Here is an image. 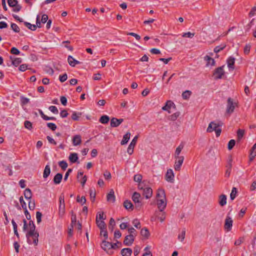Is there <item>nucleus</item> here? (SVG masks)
I'll return each instance as SVG.
<instances>
[{"label":"nucleus","instance_id":"f257e3e1","mask_svg":"<svg viewBox=\"0 0 256 256\" xmlns=\"http://www.w3.org/2000/svg\"><path fill=\"white\" fill-rule=\"evenodd\" d=\"M222 124H223L222 122L216 123L214 122H212L210 123L208 128H207L206 132H211L213 131H215L216 136L218 137L220 134L222 130L220 127L222 126Z\"/></svg>","mask_w":256,"mask_h":256},{"label":"nucleus","instance_id":"f03ea898","mask_svg":"<svg viewBox=\"0 0 256 256\" xmlns=\"http://www.w3.org/2000/svg\"><path fill=\"white\" fill-rule=\"evenodd\" d=\"M38 236L39 234L37 232H34V230H29L26 234L27 242L29 244H34L35 246H37Z\"/></svg>","mask_w":256,"mask_h":256},{"label":"nucleus","instance_id":"7ed1b4c3","mask_svg":"<svg viewBox=\"0 0 256 256\" xmlns=\"http://www.w3.org/2000/svg\"><path fill=\"white\" fill-rule=\"evenodd\" d=\"M132 200L135 204L136 208L140 209L142 206L140 194L137 192H134L132 196Z\"/></svg>","mask_w":256,"mask_h":256},{"label":"nucleus","instance_id":"20e7f679","mask_svg":"<svg viewBox=\"0 0 256 256\" xmlns=\"http://www.w3.org/2000/svg\"><path fill=\"white\" fill-rule=\"evenodd\" d=\"M138 188L140 190H143V195L145 196L146 199H148L152 197V190L150 188L143 186V184H138Z\"/></svg>","mask_w":256,"mask_h":256},{"label":"nucleus","instance_id":"39448f33","mask_svg":"<svg viewBox=\"0 0 256 256\" xmlns=\"http://www.w3.org/2000/svg\"><path fill=\"white\" fill-rule=\"evenodd\" d=\"M226 112L228 114H232L234 111L235 107L237 106L236 102H234L233 100L230 98L228 99Z\"/></svg>","mask_w":256,"mask_h":256},{"label":"nucleus","instance_id":"423d86ee","mask_svg":"<svg viewBox=\"0 0 256 256\" xmlns=\"http://www.w3.org/2000/svg\"><path fill=\"white\" fill-rule=\"evenodd\" d=\"M224 66H220L214 70L213 73V76L215 80L220 79L222 78V76L224 74Z\"/></svg>","mask_w":256,"mask_h":256},{"label":"nucleus","instance_id":"0eeeda50","mask_svg":"<svg viewBox=\"0 0 256 256\" xmlns=\"http://www.w3.org/2000/svg\"><path fill=\"white\" fill-rule=\"evenodd\" d=\"M233 220L230 216H227L224 220V228L227 232H230L232 228Z\"/></svg>","mask_w":256,"mask_h":256},{"label":"nucleus","instance_id":"6e6552de","mask_svg":"<svg viewBox=\"0 0 256 256\" xmlns=\"http://www.w3.org/2000/svg\"><path fill=\"white\" fill-rule=\"evenodd\" d=\"M138 138V136H136L132 140V142L130 143V144H129L128 147V150H127L128 153L129 154H132L133 153V152H134V146H136V144Z\"/></svg>","mask_w":256,"mask_h":256},{"label":"nucleus","instance_id":"1a4fd4ad","mask_svg":"<svg viewBox=\"0 0 256 256\" xmlns=\"http://www.w3.org/2000/svg\"><path fill=\"white\" fill-rule=\"evenodd\" d=\"M157 205L160 212H163L166 206V198H158L157 200Z\"/></svg>","mask_w":256,"mask_h":256},{"label":"nucleus","instance_id":"9d476101","mask_svg":"<svg viewBox=\"0 0 256 256\" xmlns=\"http://www.w3.org/2000/svg\"><path fill=\"white\" fill-rule=\"evenodd\" d=\"M101 246L107 252H108V251L112 248L114 249V246L111 242H106V240L102 241Z\"/></svg>","mask_w":256,"mask_h":256},{"label":"nucleus","instance_id":"9b49d317","mask_svg":"<svg viewBox=\"0 0 256 256\" xmlns=\"http://www.w3.org/2000/svg\"><path fill=\"white\" fill-rule=\"evenodd\" d=\"M176 160L175 162L174 163V170H176L178 171L180 169V166H182L184 160V157L183 156H180V157L178 158H175Z\"/></svg>","mask_w":256,"mask_h":256},{"label":"nucleus","instance_id":"f8f14e48","mask_svg":"<svg viewBox=\"0 0 256 256\" xmlns=\"http://www.w3.org/2000/svg\"><path fill=\"white\" fill-rule=\"evenodd\" d=\"M166 180L170 182H174V174L173 170L172 169H168L167 170L166 174Z\"/></svg>","mask_w":256,"mask_h":256},{"label":"nucleus","instance_id":"ddd939ff","mask_svg":"<svg viewBox=\"0 0 256 256\" xmlns=\"http://www.w3.org/2000/svg\"><path fill=\"white\" fill-rule=\"evenodd\" d=\"M123 121L122 118L118 119L116 118H112L110 120V126L112 128L118 127Z\"/></svg>","mask_w":256,"mask_h":256},{"label":"nucleus","instance_id":"4468645a","mask_svg":"<svg viewBox=\"0 0 256 256\" xmlns=\"http://www.w3.org/2000/svg\"><path fill=\"white\" fill-rule=\"evenodd\" d=\"M134 238L130 235L126 236L124 240V244L126 246H130L134 242Z\"/></svg>","mask_w":256,"mask_h":256},{"label":"nucleus","instance_id":"2eb2a0df","mask_svg":"<svg viewBox=\"0 0 256 256\" xmlns=\"http://www.w3.org/2000/svg\"><path fill=\"white\" fill-rule=\"evenodd\" d=\"M172 106H174V103L170 100H168L166 102V105L162 108V110L168 111V113H170V110Z\"/></svg>","mask_w":256,"mask_h":256},{"label":"nucleus","instance_id":"dca6fc26","mask_svg":"<svg viewBox=\"0 0 256 256\" xmlns=\"http://www.w3.org/2000/svg\"><path fill=\"white\" fill-rule=\"evenodd\" d=\"M72 142L74 146L80 145L82 142L81 136L79 134L75 135L72 138Z\"/></svg>","mask_w":256,"mask_h":256},{"label":"nucleus","instance_id":"f3484780","mask_svg":"<svg viewBox=\"0 0 256 256\" xmlns=\"http://www.w3.org/2000/svg\"><path fill=\"white\" fill-rule=\"evenodd\" d=\"M106 200L108 202H114L116 200L114 191L112 189L110 190V192L107 194Z\"/></svg>","mask_w":256,"mask_h":256},{"label":"nucleus","instance_id":"a211bd4d","mask_svg":"<svg viewBox=\"0 0 256 256\" xmlns=\"http://www.w3.org/2000/svg\"><path fill=\"white\" fill-rule=\"evenodd\" d=\"M235 62V58L232 56H230L227 60L228 66L230 69L232 70H234V64Z\"/></svg>","mask_w":256,"mask_h":256},{"label":"nucleus","instance_id":"6ab92c4d","mask_svg":"<svg viewBox=\"0 0 256 256\" xmlns=\"http://www.w3.org/2000/svg\"><path fill=\"white\" fill-rule=\"evenodd\" d=\"M69 64L72 66H74L76 64H80V62L75 60L72 56H69L68 58Z\"/></svg>","mask_w":256,"mask_h":256},{"label":"nucleus","instance_id":"aec40b11","mask_svg":"<svg viewBox=\"0 0 256 256\" xmlns=\"http://www.w3.org/2000/svg\"><path fill=\"white\" fill-rule=\"evenodd\" d=\"M10 58L12 61V64L15 66H18L22 62V59L20 58H14L12 56H10Z\"/></svg>","mask_w":256,"mask_h":256},{"label":"nucleus","instance_id":"412c9836","mask_svg":"<svg viewBox=\"0 0 256 256\" xmlns=\"http://www.w3.org/2000/svg\"><path fill=\"white\" fill-rule=\"evenodd\" d=\"M78 154L75 152L71 153L69 156V160L72 163L77 162L79 164L80 162L78 161Z\"/></svg>","mask_w":256,"mask_h":256},{"label":"nucleus","instance_id":"4be33fe9","mask_svg":"<svg viewBox=\"0 0 256 256\" xmlns=\"http://www.w3.org/2000/svg\"><path fill=\"white\" fill-rule=\"evenodd\" d=\"M62 178V174L60 173L56 174L54 178V182L56 184H60Z\"/></svg>","mask_w":256,"mask_h":256},{"label":"nucleus","instance_id":"5701e85b","mask_svg":"<svg viewBox=\"0 0 256 256\" xmlns=\"http://www.w3.org/2000/svg\"><path fill=\"white\" fill-rule=\"evenodd\" d=\"M120 254L122 256H130L132 254V250L130 248H122Z\"/></svg>","mask_w":256,"mask_h":256},{"label":"nucleus","instance_id":"b1692460","mask_svg":"<svg viewBox=\"0 0 256 256\" xmlns=\"http://www.w3.org/2000/svg\"><path fill=\"white\" fill-rule=\"evenodd\" d=\"M124 206L125 208L126 209L128 210H133L134 209V206L132 202L129 200H126L124 202Z\"/></svg>","mask_w":256,"mask_h":256},{"label":"nucleus","instance_id":"393cba45","mask_svg":"<svg viewBox=\"0 0 256 256\" xmlns=\"http://www.w3.org/2000/svg\"><path fill=\"white\" fill-rule=\"evenodd\" d=\"M256 149V142L254 144L250 150V161L252 162L254 158L256 156V152H254V150Z\"/></svg>","mask_w":256,"mask_h":256},{"label":"nucleus","instance_id":"a878e982","mask_svg":"<svg viewBox=\"0 0 256 256\" xmlns=\"http://www.w3.org/2000/svg\"><path fill=\"white\" fill-rule=\"evenodd\" d=\"M130 133L127 132L124 136L122 140L120 142L122 145H124L128 143V140L130 138Z\"/></svg>","mask_w":256,"mask_h":256},{"label":"nucleus","instance_id":"bb28decb","mask_svg":"<svg viewBox=\"0 0 256 256\" xmlns=\"http://www.w3.org/2000/svg\"><path fill=\"white\" fill-rule=\"evenodd\" d=\"M226 204V196L224 194H222L219 196V204L223 206Z\"/></svg>","mask_w":256,"mask_h":256},{"label":"nucleus","instance_id":"cd10ccee","mask_svg":"<svg viewBox=\"0 0 256 256\" xmlns=\"http://www.w3.org/2000/svg\"><path fill=\"white\" fill-rule=\"evenodd\" d=\"M96 224L100 230H105L106 228V224L104 220H99L98 219L96 220Z\"/></svg>","mask_w":256,"mask_h":256},{"label":"nucleus","instance_id":"c85d7f7f","mask_svg":"<svg viewBox=\"0 0 256 256\" xmlns=\"http://www.w3.org/2000/svg\"><path fill=\"white\" fill-rule=\"evenodd\" d=\"M204 60H206V66H214L215 64V61L214 58H210V56H206L204 57Z\"/></svg>","mask_w":256,"mask_h":256},{"label":"nucleus","instance_id":"c756f323","mask_svg":"<svg viewBox=\"0 0 256 256\" xmlns=\"http://www.w3.org/2000/svg\"><path fill=\"white\" fill-rule=\"evenodd\" d=\"M24 196L25 198L31 200L32 196V192L30 188H28L25 190L24 192Z\"/></svg>","mask_w":256,"mask_h":256},{"label":"nucleus","instance_id":"7c9ffc66","mask_svg":"<svg viewBox=\"0 0 256 256\" xmlns=\"http://www.w3.org/2000/svg\"><path fill=\"white\" fill-rule=\"evenodd\" d=\"M50 173V166L48 164L46 165L44 173H43V177L44 178H46L48 176Z\"/></svg>","mask_w":256,"mask_h":256},{"label":"nucleus","instance_id":"2f4dec72","mask_svg":"<svg viewBox=\"0 0 256 256\" xmlns=\"http://www.w3.org/2000/svg\"><path fill=\"white\" fill-rule=\"evenodd\" d=\"M110 120V118L106 115L102 116L99 120L100 122L103 124H107Z\"/></svg>","mask_w":256,"mask_h":256},{"label":"nucleus","instance_id":"473e14b6","mask_svg":"<svg viewBox=\"0 0 256 256\" xmlns=\"http://www.w3.org/2000/svg\"><path fill=\"white\" fill-rule=\"evenodd\" d=\"M65 213V204L59 206L58 214L60 217H62Z\"/></svg>","mask_w":256,"mask_h":256},{"label":"nucleus","instance_id":"72a5a7b5","mask_svg":"<svg viewBox=\"0 0 256 256\" xmlns=\"http://www.w3.org/2000/svg\"><path fill=\"white\" fill-rule=\"evenodd\" d=\"M156 196L158 198H166L164 190L162 189H158V190Z\"/></svg>","mask_w":256,"mask_h":256},{"label":"nucleus","instance_id":"f704fd0d","mask_svg":"<svg viewBox=\"0 0 256 256\" xmlns=\"http://www.w3.org/2000/svg\"><path fill=\"white\" fill-rule=\"evenodd\" d=\"M183 148H184V145L182 144H180L176 148V150L175 151V158L180 157V156H179V154L180 153Z\"/></svg>","mask_w":256,"mask_h":256},{"label":"nucleus","instance_id":"c9c22d12","mask_svg":"<svg viewBox=\"0 0 256 256\" xmlns=\"http://www.w3.org/2000/svg\"><path fill=\"white\" fill-rule=\"evenodd\" d=\"M24 24L30 30H35L36 28V26L35 24H32L28 22H24Z\"/></svg>","mask_w":256,"mask_h":256},{"label":"nucleus","instance_id":"e433bc0d","mask_svg":"<svg viewBox=\"0 0 256 256\" xmlns=\"http://www.w3.org/2000/svg\"><path fill=\"white\" fill-rule=\"evenodd\" d=\"M12 223L13 226L14 234L16 235L18 238H19V234L18 232V226L14 220H12Z\"/></svg>","mask_w":256,"mask_h":256},{"label":"nucleus","instance_id":"4c0bfd02","mask_svg":"<svg viewBox=\"0 0 256 256\" xmlns=\"http://www.w3.org/2000/svg\"><path fill=\"white\" fill-rule=\"evenodd\" d=\"M82 114L80 112H74L72 116V118L74 120H78Z\"/></svg>","mask_w":256,"mask_h":256},{"label":"nucleus","instance_id":"58836bf2","mask_svg":"<svg viewBox=\"0 0 256 256\" xmlns=\"http://www.w3.org/2000/svg\"><path fill=\"white\" fill-rule=\"evenodd\" d=\"M186 236V228H182V232L178 236V239L180 240V242H182L184 238Z\"/></svg>","mask_w":256,"mask_h":256},{"label":"nucleus","instance_id":"ea45409f","mask_svg":"<svg viewBox=\"0 0 256 256\" xmlns=\"http://www.w3.org/2000/svg\"><path fill=\"white\" fill-rule=\"evenodd\" d=\"M128 232L129 233L128 235L130 236L131 237H133V238H135L136 234V230L134 228H133L132 227L128 228Z\"/></svg>","mask_w":256,"mask_h":256},{"label":"nucleus","instance_id":"a19ab883","mask_svg":"<svg viewBox=\"0 0 256 256\" xmlns=\"http://www.w3.org/2000/svg\"><path fill=\"white\" fill-rule=\"evenodd\" d=\"M180 115V112H176L174 113V114L170 115L169 116L168 119L170 120L174 121L177 119V118Z\"/></svg>","mask_w":256,"mask_h":256},{"label":"nucleus","instance_id":"79ce46f5","mask_svg":"<svg viewBox=\"0 0 256 256\" xmlns=\"http://www.w3.org/2000/svg\"><path fill=\"white\" fill-rule=\"evenodd\" d=\"M142 236L148 238L150 235V232L146 228H142L140 232Z\"/></svg>","mask_w":256,"mask_h":256},{"label":"nucleus","instance_id":"37998d69","mask_svg":"<svg viewBox=\"0 0 256 256\" xmlns=\"http://www.w3.org/2000/svg\"><path fill=\"white\" fill-rule=\"evenodd\" d=\"M20 102L22 106L28 104L30 102V99L26 98L24 97V96H21L20 97Z\"/></svg>","mask_w":256,"mask_h":256},{"label":"nucleus","instance_id":"c03bdc74","mask_svg":"<svg viewBox=\"0 0 256 256\" xmlns=\"http://www.w3.org/2000/svg\"><path fill=\"white\" fill-rule=\"evenodd\" d=\"M244 134V130L241 129H238L237 132V136L238 140H240L243 137Z\"/></svg>","mask_w":256,"mask_h":256},{"label":"nucleus","instance_id":"a18cd8bd","mask_svg":"<svg viewBox=\"0 0 256 256\" xmlns=\"http://www.w3.org/2000/svg\"><path fill=\"white\" fill-rule=\"evenodd\" d=\"M226 44H221L220 46H216L214 48V52L216 53H218L220 50H224L226 48Z\"/></svg>","mask_w":256,"mask_h":256},{"label":"nucleus","instance_id":"49530a36","mask_svg":"<svg viewBox=\"0 0 256 256\" xmlns=\"http://www.w3.org/2000/svg\"><path fill=\"white\" fill-rule=\"evenodd\" d=\"M106 218V216H104V212H98L96 216V220H103Z\"/></svg>","mask_w":256,"mask_h":256},{"label":"nucleus","instance_id":"de8ad7c7","mask_svg":"<svg viewBox=\"0 0 256 256\" xmlns=\"http://www.w3.org/2000/svg\"><path fill=\"white\" fill-rule=\"evenodd\" d=\"M59 166L63 170H65L68 167V164L66 161L62 160L58 162Z\"/></svg>","mask_w":256,"mask_h":256},{"label":"nucleus","instance_id":"09e8293b","mask_svg":"<svg viewBox=\"0 0 256 256\" xmlns=\"http://www.w3.org/2000/svg\"><path fill=\"white\" fill-rule=\"evenodd\" d=\"M236 192H237L236 188L234 187L233 188L230 194V198L232 200H234L235 198Z\"/></svg>","mask_w":256,"mask_h":256},{"label":"nucleus","instance_id":"8fccbe9b","mask_svg":"<svg viewBox=\"0 0 256 256\" xmlns=\"http://www.w3.org/2000/svg\"><path fill=\"white\" fill-rule=\"evenodd\" d=\"M236 144V141L234 140H231L229 141L228 145V148L229 150H232Z\"/></svg>","mask_w":256,"mask_h":256},{"label":"nucleus","instance_id":"3c124183","mask_svg":"<svg viewBox=\"0 0 256 256\" xmlns=\"http://www.w3.org/2000/svg\"><path fill=\"white\" fill-rule=\"evenodd\" d=\"M191 94V92L189 90H186L182 94V96L184 99L186 100L188 98Z\"/></svg>","mask_w":256,"mask_h":256},{"label":"nucleus","instance_id":"603ef678","mask_svg":"<svg viewBox=\"0 0 256 256\" xmlns=\"http://www.w3.org/2000/svg\"><path fill=\"white\" fill-rule=\"evenodd\" d=\"M132 224L136 228H140V223L137 218L134 219L133 220Z\"/></svg>","mask_w":256,"mask_h":256},{"label":"nucleus","instance_id":"864d4df0","mask_svg":"<svg viewBox=\"0 0 256 256\" xmlns=\"http://www.w3.org/2000/svg\"><path fill=\"white\" fill-rule=\"evenodd\" d=\"M48 109L50 112H52V113L54 114H58V109L56 106H50L48 108Z\"/></svg>","mask_w":256,"mask_h":256},{"label":"nucleus","instance_id":"5fc2aeb1","mask_svg":"<svg viewBox=\"0 0 256 256\" xmlns=\"http://www.w3.org/2000/svg\"><path fill=\"white\" fill-rule=\"evenodd\" d=\"M8 3L10 6L14 7L18 3L17 0H8Z\"/></svg>","mask_w":256,"mask_h":256},{"label":"nucleus","instance_id":"6e6d98bb","mask_svg":"<svg viewBox=\"0 0 256 256\" xmlns=\"http://www.w3.org/2000/svg\"><path fill=\"white\" fill-rule=\"evenodd\" d=\"M11 28L16 32H20V28L16 24L12 23L11 24Z\"/></svg>","mask_w":256,"mask_h":256},{"label":"nucleus","instance_id":"4d7b16f0","mask_svg":"<svg viewBox=\"0 0 256 256\" xmlns=\"http://www.w3.org/2000/svg\"><path fill=\"white\" fill-rule=\"evenodd\" d=\"M142 179V176L141 174H136L134 177V180L136 182H140Z\"/></svg>","mask_w":256,"mask_h":256},{"label":"nucleus","instance_id":"13d9d810","mask_svg":"<svg viewBox=\"0 0 256 256\" xmlns=\"http://www.w3.org/2000/svg\"><path fill=\"white\" fill-rule=\"evenodd\" d=\"M28 208L30 210H34L35 208V202L34 200H30L28 202Z\"/></svg>","mask_w":256,"mask_h":256},{"label":"nucleus","instance_id":"bf43d9fd","mask_svg":"<svg viewBox=\"0 0 256 256\" xmlns=\"http://www.w3.org/2000/svg\"><path fill=\"white\" fill-rule=\"evenodd\" d=\"M42 214L40 212H36V221L37 223L39 224L42 221Z\"/></svg>","mask_w":256,"mask_h":256},{"label":"nucleus","instance_id":"052dcab7","mask_svg":"<svg viewBox=\"0 0 256 256\" xmlns=\"http://www.w3.org/2000/svg\"><path fill=\"white\" fill-rule=\"evenodd\" d=\"M68 78V76L66 73H64L62 75H60L59 76V80L60 82H65Z\"/></svg>","mask_w":256,"mask_h":256},{"label":"nucleus","instance_id":"680f3d73","mask_svg":"<svg viewBox=\"0 0 256 256\" xmlns=\"http://www.w3.org/2000/svg\"><path fill=\"white\" fill-rule=\"evenodd\" d=\"M24 127L28 130H31L32 128V124L30 122L26 120L24 123Z\"/></svg>","mask_w":256,"mask_h":256},{"label":"nucleus","instance_id":"e2e57ef3","mask_svg":"<svg viewBox=\"0 0 256 256\" xmlns=\"http://www.w3.org/2000/svg\"><path fill=\"white\" fill-rule=\"evenodd\" d=\"M47 126L52 130H55L56 128V126L54 123L48 122L46 124Z\"/></svg>","mask_w":256,"mask_h":256},{"label":"nucleus","instance_id":"0e129e2a","mask_svg":"<svg viewBox=\"0 0 256 256\" xmlns=\"http://www.w3.org/2000/svg\"><path fill=\"white\" fill-rule=\"evenodd\" d=\"M20 202L22 206V208L24 210L26 208V204L24 200L23 197L22 196L20 198Z\"/></svg>","mask_w":256,"mask_h":256},{"label":"nucleus","instance_id":"69168bd1","mask_svg":"<svg viewBox=\"0 0 256 256\" xmlns=\"http://www.w3.org/2000/svg\"><path fill=\"white\" fill-rule=\"evenodd\" d=\"M76 201L78 202H81L82 204H84L86 202V198L85 196H82L80 198L79 196H77Z\"/></svg>","mask_w":256,"mask_h":256},{"label":"nucleus","instance_id":"338daca9","mask_svg":"<svg viewBox=\"0 0 256 256\" xmlns=\"http://www.w3.org/2000/svg\"><path fill=\"white\" fill-rule=\"evenodd\" d=\"M10 52L14 54H20V50L15 47H13L11 48Z\"/></svg>","mask_w":256,"mask_h":256},{"label":"nucleus","instance_id":"774afa93","mask_svg":"<svg viewBox=\"0 0 256 256\" xmlns=\"http://www.w3.org/2000/svg\"><path fill=\"white\" fill-rule=\"evenodd\" d=\"M104 176L106 180H110L112 178L110 173L108 170L104 172Z\"/></svg>","mask_w":256,"mask_h":256}]
</instances>
